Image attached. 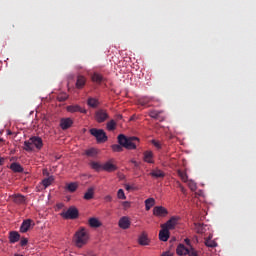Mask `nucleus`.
<instances>
[{
  "mask_svg": "<svg viewBox=\"0 0 256 256\" xmlns=\"http://www.w3.org/2000/svg\"><path fill=\"white\" fill-rule=\"evenodd\" d=\"M118 144H114L111 146L112 151L114 153H121L124 149H127L128 151H133L137 149V146L139 145V139L135 136L127 137L124 134H120L117 137Z\"/></svg>",
  "mask_w": 256,
  "mask_h": 256,
  "instance_id": "nucleus-1",
  "label": "nucleus"
},
{
  "mask_svg": "<svg viewBox=\"0 0 256 256\" xmlns=\"http://www.w3.org/2000/svg\"><path fill=\"white\" fill-rule=\"evenodd\" d=\"M35 147L38 149V151L43 149V139H41L39 136H33L28 141L24 142L25 151H33Z\"/></svg>",
  "mask_w": 256,
  "mask_h": 256,
  "instance_id": "nucleus-2",
  "label": "nucleus"
},
{
  "mask_svg": "<svg viewBox=\"0 0 256 256\" xmlns=\"http://www.w3.org/2000/svg\"><path fill=\"white\" fill-rule=\"evenodd\" d=\"M88 241H89V234L87 233V230H85V228H82L76 232L75 234L76 247L81 249L83 245H87Z\"/></svg>",
  "mask_w": 256,
  "mask_h": 256,
  "instance_id": "nucleus-3",
  "label": "nucleus"
},
{
  "mask_svg": "<svg viewBox=\"0 0 256 256\" xmlns=\"http://www.w3.org/2000/svg\"><path fill=\"white\" fill-rule=\"evenodd\" d=\"M90 134L96 138L98 143H105L107 141V134L103 129L92 128L90 129Z\"/></svg>",
  "mask_w": 256,
  "mask_h": 256,
  "instance_id": "nucleus-4",
  "label": "nucleus"
},
{
  "mask_svg": "<svg viewBox=\"0 0 256 256\" xmlns=\"http://www.w3.org/2000/svg\"><path fill=\"white\" fill-rule=\"evenodd\" d=\"M61 217L63 219H77L79 217V210L75 206H71L66 212L61 213Z\"/></svg>",
  "mask_w": 256,
  "mask_h": 256,
  "instance_id": "nucleus-5",
  "label": "nucleus"
},
{
  "mask_svg": "<svg viewBox=\"0 0 256 256\" xmlns=\"http://www.w3.org/2000/svg\"><path fill=\"white\" fill-rule=\"evenodd\" d=\"M95 120L97 121V123H105V121H107V119H109V112H107V110L105 109H98L95 112Z\"/></svg>",
  "mask_w": 256,
  "mask_h": 256,
  "instance_id": "nucleus-6",
  "label": "nucleus"
},
{
  "mask_svg": "<svg viewBox=\"0 0 256 256\" xmlns=\"http://www.w3.org/2000/svg\"><path fill=\"white\" fill-rule=\"evenodd\" d=\"M153 215H155V217H167L169 211L163 206H156L153 209Z\"/></svg>",
  "mask_w": 256,
  "mask_h": 256,
  "instance_id": "nucleus-7",
  "label": "nucleus"
},
{
  "mask_svg": "<svg viewBox=\"0 0 256 256\" xmlns=\"http://www.w3.org/2000/svg\"><path fill=\"white\" fill-rule=\"evenodd\" d=\"M73 127V119L71 118H61L60 119V128L62 131H67Z\"/></svg>",
  "mask_w": 256,
  "mask_h": 256,
  "instance_id": "nucleus-8",
  "label": "nucleus"
},
{
  "mask_svg": "<svg viewBox=\"0 0 256 256\" xmlns=\"http://www.w3.org/2000/svg\"><path fill=\"white\" fill-rule=\"evenodd\" d=\"M118 227H120V229H129V227H131V220L129 219V217H121L118 221Z\"/></svg>",
  "mask_w": 256,
  "mask_h": 256,
  "instance_id": "nucleus-9",
  "label": "nucleus"
},
{
  "mask_svg": "<svg viewBox=\"0 0 256 256\" xmlns=\"http://www.w3.org/2000/svg\"><path fill=\"white\" fill-rule=\"evenodd\" d=\"M176 225L177 217L173 216L166 223L162 224L161 227H164L165 229H168V231H170L171 229H175Z\"/></svg>",
  "mask_w": 256,
  "mask_h": 256,
  "instance_id": "nucleus-10",
  "label": "nucleus"
},
{
  "mask_svg": "<svg viewBox=\"0 0 256 256\" xmlns=\"http://www.w3.org/2000/svg\"><path fill=\"white\" fill-rule=\"evenodd\" d=\"M156 101H158V100H155V98L147 97V96L139 99L140 105H142V106L149 105V107H153V105H155V104H150V103H155Z\"/></svg>",
  "mask_w": 256,
  "mask_h": 256,
  "instance_id": "nucleus-11",
  "label": "nucleus"
},
{
  "mask_svg": "<svg viewBox=\"0 0 256 256\" xmlns=\"http://www.w3.org/2000/svg\"><path fill=\"white\" fill-rule=\"evenodd\" d=\"M170 233L169 230L165 227H161V230L159 232V239L160 241H169Z\"/></svg>",
  "mask_w": 256,
  "mask_h": 256,
  "instance_id": "nucleus-12",
  "label": "nucleus"
},
{
  "mask_svg": "<svg viewBox=\"0 0 256 256\" xmlns=\"http://www.w3.org/2000/svg\"><path fill=\"white\" fill-rule=\"evenodd\" d=\"M31 223H33L31 219L24 220L20 226V233H27L31 229Z\"/></svg>",
  "mask_w": 256,
  "mask_h": 256,
  "instance_id": "nucleus-13",
  "label": "nucleus"
},
{
  "mask_svg": "<svg viewBox=\"0 0 256 256\" xmlns=\"http://www.w3.org/2000/svg\"><path fill=\"white\" fill-rule=\"evenodd\" d=\"M68 113H87L86 110L82 109L79 105H71L67 107Z\"/></svg>",
  "mask_w": 256,
  "mask_h": 256,
  "instance_id": "nucleus-14",
  "label": "nucleus"
},
{
  "mask_svg": "<svg viewBox=\"0 0 256 256\" xmlns=\"http://www.w3.org/2000/svg\"><path fill=\"white\" fill-rule=\"evenodd\" d=\"M143 161L145 163H150V164H153L155 163V161L153 160V151L151 150H147L143 153Z\"/></svg>",
  "mask_w": 256,
  "mask_h": 256,
  "instance_id": "nucleus-15",
  "label": "nucleus"
},
{
  "mask_svg": "<svg viewBox=\"0 0 256 256\" xmlns=\"http://www.w3.org/2000/svg\"><path fill=\"white\" fill-rule=\"evenodd\" d=\"M150 176L154 179H163L165 177V172L160 169H154L150 172Z\"/></svg>",
  "mask_w": 256,
  "mask_h": 256,
  "instance_id": "nucleus-16",
  "label": "nucleus"
},
{
  "mask_svg": "<svg viewBox=\"0 0 256 256\" xmlns=\"http://www.w3.org/2000/svg\"><path fill=\"white\" fill-rule=\"evenodd\" d=\"M103 171H107L108 173H112V171H117V166L112 164L111 162H106L102 165Z\"/></svg>",
  "mask_w": 256,
  "mask_h": 256,
  "instance_id": "nucleus-17",
  "label": "nucleus"
},
{
  "mask_svg": "<svg viewBox=\"0 0 256 256\" xmlns=\"http://www.w3.org/2000/svg\"><path fill=\"white\" fill-rule=\"evenodd\" d=\"M176 253L177 255L179 256H185L187 255V253H189V248H187L185 245L183 244H179L177 246V249H176Z\"/></svg>",
  "mask_w": 256,
  "mask_h": 256,
  "instance_id": "nucleus-18",
  "label": "nucleus"
},
{
  "mask_svg": "<svg viewBox=\"0 0 256 256\" xmlns=\"http://www.w3.org/2000/svg\"><path fill=\"white\" fill-rule=\"evenodd\" d=\"M21 239V234L17 231L10 232L9 241L10 243H17Z\"/></svg>",
  "mask_w": 256,
  "mask_h": 256,
  "instance_id": "nucleus-19",
  "label": "nucleus"
},
{
  "mask_svg": "<svg viewBox=\"0 0 256 256\" xmlns=\"http://www.w3.org/2000/svg\"><path fill=\"white\" fill-rule=\"evenodd\" d=\"M88 225L94 229H97L101 227V221L95 217H92L88 220Z\"/></svg>",
  "mask_w": 256,
  "mask_h": 256,
  "instance_id": "nucleus-20",
  "label": "nucleus"
},
{
  "mask_svg": "<svg viewBox=\"0 0 256 256\" xmlns=\"http://www.w3.org/2000/svg\"><path fill=\"white\" fill-rule=\"evenodd\" d=\"M10 169L13 171V173H23V166L17 162H13L10 165Z\"/></svg>",
  "mask_w": 256,
  "mask_h": 256,
  "instance_id": "nucleus-21",
  "label": "nucleus"
},
{
  "mask_svg": "<svg viewBox=\"0 0 256 256\" xmlns=\"http://www.w3.org/2000/svg\"><path fill=\"white\" fill-rule=\"evenodd\" d=\"M88 107H91L92 109H97L99 107V100L97 98H88L87 100Z\"/></svg>",
  "mask_w": 256,
  "mask_h": 256,
  "instance_id": "nucleus-22",
  "label": "nucleus"
},
{
  "mask_svg": "<svg viewBox=\"0 0 256 256\" xmlns=\"http://www.w3.org/2000/svg\"><path fill=\"white\" fill-rule=\"evenodd\" d=\"M85 83H87L85 76H78L76 81V88L83 89V87H85Z\"/></svg>",
  "mask_w": 256,
  "mask_h": 256,
  "instance_id": "nucleus-23",
  "label": "nucleus"
},
{
  "mask_svg": "<svg viewBox=\"0 0 256 256\" xmlns=\"http://www.w3.org/2000/svg\"><path fill=\"white\" fill-rule=\"evenodd\" d=\"M93 197H95V188L90 187V188H88V190L84 194V199L86 201H90V199H93Z\"/></svg>",
  "mask_w": 256,
  "mask_h": 256,
  "instance_id": "nucleus-24",
  "label": "nucleus"
},
{
  "mask_svg": "<svg viewBox=\"0 0 256 256\" xmlns=\"http://www.w3.org/2000/svg\"><path fill=\"white\" fill-rule=\"evenodd\" d=\"M195 229H196V233H200L201 235H203V233H206L207 231V225L202 223H197L195 224Z\"/></svg>",
  "mask_w": 256,
  "mask_h": 256,
  "instance_id": "nucleus-25",
  "label": "nucleus"
},
{
  "mask_svg": "<svg viewBox=\"0 0 256 256\" xmlns=\"http://www.w3.org/2000/svg\"><path fill=\"white\" fill-rule=\"evenodd\" d=\"M79 187V184L77 182H71L67 184L66 189L69 191V193H75Z\"/></svg>",
  "mask_w": 256,
  "mask_h": 256,
  "instance_id": "nucleus-26",
  "label": "nucleus"
},
{
  "mask_svg": "<svg viewBox=\"0 0 256 256\" xmlns=\"http://www.w3.org/2000/svg\"><path fill=\"white\" fill-rule=\"evenodd\" d=\"M139 245H149V238H147V234L143 233L138 238Z\"/></svg>",
  "mask_w": 256,
  "mask_h": 256,
  "instance_id": "nucleus-27",
  "label": "nucleus"
},
{
  "mask_svg": "<svg viewBox=\"0 0 256 256\" xmlns=\"http://www.w3.org/2000/svg\"><path fill=\"white\" fill-rule=\"evenodd\" d=\"M107 131H115L117 129V122L115 120H110L106 124Z\"/></svg>",
  "mask_w": 256,
  "mask_h": 256,
  "instance_id": "nucleus-28",
  "label": "nucleus"
},
{
  "mask_svg": "<svg viewBox=\"0 0 256 256\" xmlns=\"http://www.w3.org/2000/svg\"><path fill=\"white\" fill-rule=\"evenodd\" d=\"M155 206V200L153 198H148L145 200V209L146 211H150L151 207Z\"/></svg>",
  "mask_w": 256,
  "mask_h": 256,
  "instance_id": "nucleus-29",
  "label": "nucleus"
},
{
  "mask_svg": "<svg viewBox=\"0 0 256 256\" xmlns=\"http://www.w3.org/2000/svg\"><path fill=\"white\" fill-rule=\"evenodd\" d=\"M178 177H180L181 181L187 183L189 181V176H187V172L178 170L177 171Z\"/></svg>",
  "mask_w": 256,
  "mask_h": 256,
  "instance_id": "nucleus-30",
  "label": "nucleus"
},
{
  "mask_svg": "<svg viewBox=\"0 0 256 256\" xmlns=\"http://www.w3.org/2000/svg\"><path fill=\"white\" fill-rule=\"evenodd\" d=\"M161 113H163V110H150L149 117H151V119H159Z\"/></svg>",
  "mask_w": 256,
  "mask_h": 256,
  "instance_id": "nucleus-31",
  "label": "nucleus"
},
{
  "mask_svg": "<svg viewBox=\"0 0 256 256\" xmlns=\"http://www.w3.org/2000/svg\"><path fill=\"white\" fill-rule=\"evenodd\" d=\"M14 203H17L18 205H22V203H25V196L18 194L13 197Z\"/></svg>",
  "mask_w": 256,
  "mask_h": 256,
  "instance_id": "nucleus-32",
  "label": "nucleus"
},
{
  "mask_svg": "<svg viewBox=\"0 0 256 256\" xmlns=\"http://www.w3.org/2000/svg\"><path fill=\"white\" fill-rule=\"evenodd\" d=\"M91 169H94V171H101L103 169V165H101L99 162L92 161L89 163Z\"/></svg>",
  "mask_w": 256,
  "mask_h": 256,
  "instance_id": "nucleus-33",
  "label": "nucleus"
},
{
  "mask_svg": "<svg viewBox=\"0 0 256 256\" xmlns=\"http://www.w3.org/2000/svg\"><path fill=\"white\" fill-rule=\"evenodd\" d=\"M92 81L94 83H103V75H101L99 73H94L92 75Z\"/></svg>",
  "mask_w": 256,
  "mask_h": 256,
  "instance_id": "nucleus-34",
  "label": "nucleus"
},
{
  "mask_svg": "<svg viewBox=\"0 0 256 256\" xmlns=\"http://www.w3.org/2000/svg\"><path fill=\"white\" fill-rule=\"evenodd\" d=\"M97 149L95 148H90L88 150L85 151V155H87V157H97Z\"/></svg>",
  "mask_w": 256,
  "mask_h": 256,
  "instance_id": "nucleus-35",
  "label": "nucleus"
},
{
  "mask_svg": "<svg viewBox=\"0 0 256 256\" xmlns=\"http://www.w3.org/2000/svg\"><path fill=\"white\" fill-rule=\"evenodd\" d=\"M188 187L191 191H197V183H195V181L193 180H188Z\"/></svg>",
  "mask_w": 256,
  "mask_h": 256,
  "instance_id": "nucleus-36",
  "label": "nucleus"
},
{
  "mask_svg": "<svg viewBox=\"0 0 256 256\" xmlns=\"http://www.w3.org/2000/svg\"><path fill=\"white\" fill-rule=\"evenodd\" d=\"M205 245H206V247H211V248H213V247H217V242H216V241H213V240H211V239H206V240H205Z\"/></svg>",
  "mask_w": 256,
  "mask_h": 256,
  "instance_id": "nucleus-37",
  "label": "nucleus"
},
{
  "mask_svg": "<svg viewBox=\"0 0 256 256\" xmlns=\"http://www.w3.org/2000/svg\"><path fill=\"white\" fill-rule=\"evenodd\" d=\"M187 255L189 256H200L198 253H197V250H195V248L193 246H190V248H188V253Z\"/></svg>",
  "mask_w": 256,
  "mask_h": 256,
  "instance_id": "nucleus-38",
  "label": "nucleus"
},
{
  "mask_svg": "<svg viewBox=\"0 0 256 256\" xmlns=\"http://www.w3.org/2000/svg\"><path fill=\"white\" fill-rule=\"evenodd\" d=\"M51 183H53V177H48L46 179H44L42 181V184L45 186V187H49V185H51Z\"/></svg>",
  "mask_w": 256,
  "mask_h": 256,
  "instance_id": "nucleus-39",
  "label": "nucleus"
},
{
  "mask_svg": "<svg viewBox=\"0 0 256 256\" xmlns=\"http://www.w3.org/2000/svg\"><path fill=\"white\" fill-rule=\"evenodd\" d=\"M118 199H127V196H125V191L123 189H119L117 192Z\"/></svg>",
  "mask_w": 256,
  "mask_h": 256,
  "instance_id": "nucleus-40",
  "label": "nucleus"
},
{
  "mask_svg": "<svg viewBox=\"0 0 256 256\" xmlns=\"http://www.w3.org/2000/svg\"><path fill=\"white\" fill-rule=\"evenodd\" d=\"M122 207H123L124 211H127V209H130V207H131V202H129V201L122 202Z\"/></svg>",
  "mask_w": 256,
  "mask_h": 256,
  "instance_id": "nucleus-41",
  "label": "nucleus"
},
{
  "mask_svg": "<svg viewBox=\"0 0 256 256\" xmlns=\"http://www.w3.org/2000/svg\"><path fill=\"white\" fill-rule=\"evenodd\" d=\"M152 145H154V147H156V149H161V142H159L157 140H152Z\"/></svg>",
  "mask_w": 256,
  "mask_h": 256,
  "instance_id": "nucleus-42",
  "label": "nucleus"
},
{
  "mask_svg": "<svg viewBox=\"0 0 256 256\" xmlns=\"http://www.w3.org/2000/svg\"><path fill=\"white\" fill-rule=\"evenodd\" d=\"M27 243H29V240H27V238H22L20 241L21 247H25V245H27Z\"/></svg>",
  "mask_w": 256,
  "mask_h": 256,
  "instance_id": "nucleus-43",
  "label": "nucleus"
},
{
  "mask_svg": "<svg viewBox=\"0 0 256 256\" xmlns=\"http://www.w3.org/2000/svg\"><path fill=\"white\" fill-rule=\"evenodd\" d=\"M58 101H60V102L67 101V95L58 96Z\"/></svg>",
  "mask_w": 256,
  "mask_h": 256,
  "instance_id": "nucleus-44",
  "label": "nucleus"
},
{
  "mask_svg": "<svg viewBox=\"0 0 256 256\" xmlns=\"http://www.w3.org/2000/svg\"><path fill=\"white\" fill-rule=\"evenodd\" d=\"M184 242L186 243V245H187L188 248L193 247V245H191V240H190L189 238H186V239L184 240Z\"/></svg>",
  "mask_w": 256,
  "mask_h": 256,
  "instance_id": "nucleus-45",
  "label": "nucleus"
},
{
  "mask_svg": "<svg viewBox=\"0 0 256 256\" xmlns=\"http://www.w3.org/2000/svg\"><path fill=\"white\" fill-rule=\"evenodd\" d=\"M131 163H133V165H134V167H136V169H139V167L141 165L139 162H137L135 160H131Z\"/></svg>",
  "mask_w": 256,
  "mask_h": 256,
  "instance_id": "nucleus-46",
  "label": "nucleus"
},
{
  "mask_svg": "<svg viewBox=\"0 0 256 256\" xmlns=\"http://www.w3.org/2000/svg\"><path fill=\"white\" fill-rule=\"evenodd\" d=\"M105 201H107L108 203H111L113 201V197H111V195H107L105 196Z\"/></svg>",
  "mask_w": 256,
  "mask_h": 256,
  "instance_id": "nucleus-47",
  "label": "nucleus"
},
{
  "mask_svg": "<svg viewBox=\"0 0 256 256\" xmlns=\"http://www.w3.org/2000/svg\"><path fill=\"white\" fill-rule=\"evenodd\" d=\"M115 119H116V121H121V119H123V115L117 114V115L115 116Z\"/></svg>",
  "mask_w": 256,
  "mask_h": 256,
  "instance_id": "nucleus-48",
  "label": "nucleus"
},
{
  "mask_svg": "<svg viewBox=\"0 0 256 256\" xmlns=\"http://www.w3.org/2000/svg\"><path fill=\"white\" fill-rule=\"evenodd\" d=\"M161 256H172V254H171V252L167 251V252L162 253Z\"/></svg>",
  "mask_w": 256,
  "mask_h": 256,
  "instance_id": "nucleus-49",
  "label": "nucleus"
},
{
  "mask_svg": "<svg viewBox=\"0 0 256 256\" xmlns=\"http://www.w3.org/2000/svg\"><path fill=\"white\" fill-rule=\"evenodd\" d=\"M125 189H126V191H131V186L128 185V184H126V185H125Z\"/></svg>",
  "mask_w": 256,
  "mask_h": 256,
  "instance_id": "nucleus-50",
  "label": "nucleus"
},
{
  "mask_svg": "<svg viewBox=\"0 0 256 256\" xmlns=\"http://www.w3.org/2000/svg\"><path fill=\"white\" fill-rule=\"evenodd\" d=\"M4 161H5V159L0 157V165H3Z\"/></svg>",
  "mask_w": 256,
  "mask_h": 256,
  "instance_id": "nucleus-51",
  "label": "nucleus"
},
{
  "mask_svg": "<svg viewBox=\"0 0 256 256\" xmlns=\"http://www.w3.org/2000/svg\"><path fill=\"white\" fill-rule=\"evenodd\" d=\"M181 191H182V193H185V188L184 187H181Z\"/></svg>",
  "mask_w": 256,
  "mask_h": 256,
  "instance_id": "nucleus-52",
  "label": "nucleus"
},
{
  "mask_svg": "<svg viewBox=\"0 0 256 256\" xmlns=\"http://www.w3.org/2000/svg\"><path fill=\"white\" fill-rule=\"evenodd\" d=\"M1 141H3V139H2V138H0V143H1Z\"/></svg>",
  "mask_w": 256,
  "mask_h": 256,
  "instance_id": "nucleus-53",
  "label": "nucleus"
},
{
  "mask_svg": "<svg viewBox=\"0 0 256 256\" xmlns=\"http://www.w3.org/2000/svg\"><path fill=\"white\" fill-rule=\"evenodd\" d=\"M198 195H201V193H199Z\"/></svg>",
  "mask_w": 256,
  "mask_h": 256,
  "instance_id": "nucleus-54",
  "label": "nucleus"
}]
</instances>
